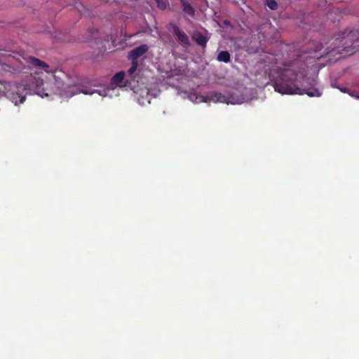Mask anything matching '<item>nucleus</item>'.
I'll return each instance as SVG.
<instances>
[{
  "instance_id": "obj_14",
  "label": "nucleus",
  "mask_w": 359,
  "mask_h": 359,
  "mask_svg": "<svg viewBox=\"0 0 359 359\" xmlns=\"http://www.w3.org/2000/svg\"><path fill=\"white\" fill-rule=\"evenodd\" d=\"M104 93L102 94L100 90H95L93 91L83 90L82 93L86 95H92L93 93H98L100 95L105 96L107 95L105 90H103Z\"/></svg>"
},
{
  "instance_id": "obj_1",
  "label": "nucleus",
  "mask_w": 359,
  "mask_h": 359,
  "mask_svg": "<svg viewBox=\"0 0 359 359\" xmlns=\"http://www.w3.org/2000/svg\"><path fill=\"white\" fill-rule=\"evenodd\" d=\"M305 74L290 67L280 69L278 76L273 81L276 91L281 94H306L309 97H320L321 93L313 86L305 87L302 81Z\"/></svg>"
},
{
  "instance_id": "obj_10",
  "label": "nucleus",
  "mask_w": 359,
  "mask_h": 359,
  "mask_svg": "<svg viewBox=\"0 0 359 359\" xmlns=\"http://www.w3.org/2000/svg\"><path fill=\"white\" fill-rule=\"evenodd\" d=\"M124 77H125V72H119L118 73H116L113 77H112V83L116 84V85H118V86H121V84L122 83L123 79H124Z\"/></svg>"
},
{
  "instance_id": "obj_5",
  "label": "nucleus",
  "mask_w": 359,
  "mask_h": 359,
  "mask_svg": "<svg viewBox=\"0 0 359 359\" xmlns=\"http://www.w3.org/2000/svg\"><path fill=\"white\" fill-rule=\"evenodd\" d=\"M193 40L202 48H205L209 38L200 32H194L192 35Z\"/></svg>"
},
{
  "instance_id": "obj_11",
  "label": "nucleus",
  "mask_w": 359,
  "mask_h": 359,
  "mask_svg": "<svg viewBox=\"0 0 359 359\" xmlns=\"http://www.w3.org/2000/svg\"><path fill=\"white\" fill-rule=\"evenodd\" d=\"M264 4L273 11L278 8V4L276 0H264Z\"/></svg>"
},
{
  "instance_id": "obj_4",
  "label": "nucleus",
  "mask_w": 359,
  "mask_h": 359,
  "mask_svg": "<svg viewBox=\"0 0 359 359\" xmlns=\"http://www.w3.org/2000/svg\"><path fill=\"white\" fill-rule=\"evenodd\" d=\"M148 49L149 48L147 45H140L129 52L128 59H130L133 61H137V59L146 53L148 51Z\"/></svg>"
},
{
  "instance_id": "obj_17",
  "label": "nucleus",
  "mask_w": 359,
  "mask_h": 359,
  "mask_svg": "<svg viewBox=\"0 0 359 359\" xmlns=\"http://www.w3.org/2000/svg\"><path fill=\"white\" fill-rule=\"evenodd\" d=\"M330 51H327V52L325 53V55H327V54H329V53H330Z\"/></svg>"
},
{
  "instance_id": "obj_2",
  "label": "nucleus",
  "mask_w": 359,
  "mask_h": 359,
  "mask_svg": "<svg viewBox=\"0 0 359 359\" xmlns=\"http://www.w3.org/2000/svg\"><path fill=\"white\" fill-rule=\"evenodd\" d=\"M170 26L172 28L173 32L177 36L179 42L184 46H190V41L189 36L183 31H182L180 29V27L177 26L175 24L170 23Z\"/></svg>"
},
{
  "instance_id": "obj_13",
  "label": "nucleus",
  "mask_w": 359,
  "mask_h": 359,
  "mask_svg": "<svg viewBox=\"0 0 359 359\" xmlns=\"http://www.w3.org/2000/svg\"><path fill=\"white\" fill-rule=\"evenodd\" d=\"M137 66H138L137 61L132 60L131 66L129 68V69L128 70V75L132 76L137 70Z\"/></svg>"
},
{
  "instance_id": "obj_3",
  "label": "nucleus",
  "mask_w": 359,
  "mask_h": 359,
  "mask_svg": "<svg viewBox=\"0 0 359 359\" xmlns=\"http://www.w3.org/2000/svg\"><path fill=\"white\" fill-rule=\"evenodd\" d=\"M202 100L205 102L212 101L214 102L229 103L228 97L221 93L213 92L208 96L202 97Z\"/></svg>"
},
{
  "instance_id": "obj_6",
  "label": "nucleus",
  "mask_w": 359,
  "mask_h": 359,
  "mask_svg": "<svg viewBox=\"0 0 359 359\" xmlns=\"http://www.w3.org/2000/svg\"><path fill=\"white\" fill-rule=\"evenodd\" d=\"M183 12L187 15L194 18L195 16V8L188 2L187 0H179Z\"/></svg>"
},
{
  "instance_id": "obj_15",
  "label": "nucleus",
  "mask_w": 359,
  "mask_h": 359,
  "mask_svg": "<svg viewBox=\"0 0 359 359\" xmlns=\"http://www.w3.org/2000/svg\"><path fill=\"white\" fill-rule=\"evenodd\" d=\"M322 46H322V44H321V43H320V44L318 45V48H317L316 49H315V51H316V52H317V51H318V50H321V48H322Z\"/></svg>"
},
{
  "instance_id": "obj_9",
  "label": "nucleus",
  "mask_w": 359,
  "mask_h": 359,
  "mask_svg": "<svg viewBox=\"0 0 359 359\" xmlns=\"http://www.w3.org/2000/svg\"><path fill=\"white\" fill-rule=\"evenodd\" d=\"M231 55L230 53L227 50H222L219 52L217 55V60L219 62H223L225 63H228L230 62Z\"/></svg>"
},
{
  "instance_id": "obj_7",
  "label": "nucleus",
  "mask_w": 359,
  "mask_h": 359,
  "mask_svg": "<svg viewBox=\"0 0 359 359\" xmlns=\"http://www.w3.org/2000/svg\"><path fill=\"white\" fill-rule=\"evenodd\" d=\"M44 85L45 83L42 79L36 80L35 93L41 97H48L49 95L48 93L46 92V89L44 87Z\"/></svg>"
},
{
  "instance_id": "obj_16",
  "label": "nucleus",
  "mask_w": 359,
  "mask_h": 359,
  "mask_svg": "<svg viewBox=\"0 0 359 359\" xmlns=\"http://www.w3.org/2000/svg\"><path fill=\"white\" fill-rule=\"evenodd\" d=\"M25 99V97H21L20 100V102L22 103L24 102Z\"/></svg>"
},
{
  "instance_id": "obj_12",
  "label": "nucleus",
  "mask_w": 359,
  "mask_h": 359,
  "mask_svg": "<svg viewBox=\"0 0 359 359\" xmlns=\"http://www.w3.org/2000/svg\"><path fill=\"white\" fill-rule=\"evenodd\" d=\"M157 7L161 10H165L168 6V0H156Z\"/></svg>"
},
{
  "instance_id": "obj_8",
  "label": "nucleus",
  "mask_w": 359,
  "mask_h": 359,
  "mask_svg": "<svg viewBox=\"0 0 359 359\" xmlns=\"http://www.w3.org/2000/svg\"><path fill=\"white\" fill-rule=\"evenodd\" d=\"M28 62L32 66L36 67H39V68H48V65L46 62H44L34 57H29Z\"/></svg>"
}]
</instances>
